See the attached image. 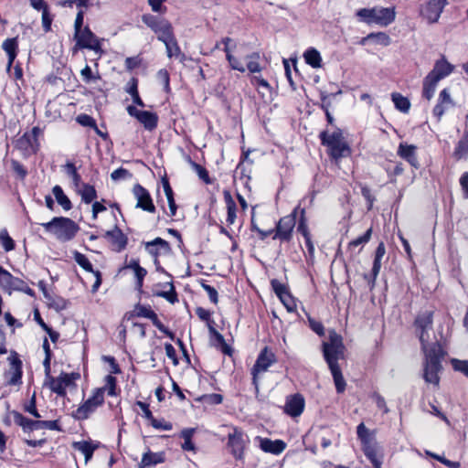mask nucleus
Instances as JSON below:
<instances>
[{
    "instance_id": "49530a36",
    "label": "nucleus",
    "mask_w": 468,
    "mask_h": 468,
    "mask_svg": "<svg viewBox=\"0 0 468 468\" xmlns=\"http://www.w3.org/2000/svg\"><path fill=\"white\" fill-rule=\"evenodd\" d=\"M98 389H101L103 398L105 392H107L109 396H116V378L112 375L106 376L104 387L99 388Z\"/></svg>"
},
{
    "instance_id": "864d4df0",
    "label": "nucleus",
    "mask_w": 468,
    "mask_h": 468,
    "mask_svg": "<svg viewBox=\"0 0 468 468\" xmlns=\"http://www.w3.org/2000/svg\"><path fill=\"white\" fill-rule=\"evenodd\" d=\"M48 429L50 431H61L58 420H37L36 430Z\"/></svg>"
},
{
    "instance_id": "c9c22d12",
    "label": "nucleus",
    "mask_w": 468,
    "mask_h": 468,
    "mask_svg": "<svg viewBox=\"0 0 468 468\" xmlns=\"http://www.w3.org/2000/svg\"><path fill=\"white\" fill-rule=\"evenodd\" d=\"M303 58L305 62L310 65L314 69L321 68L322 66V57L320 52L314 48H308L304 54Z\"/></svg>"
},
{
    "instance_id": "aec40b11",
    "label": "nucleus",
    "mask_w": 468,
    "mask_h": 468,
    "mask_svg": "<svg viewBox=\"0 0 468 468\" xmlns=\"http://www.w3.org/2000/svg\"><path fill=\"white\" fill-rule=\"evenodd\" d=\"M145 249L155 258L162 254H168L171 251L170 244L162 238H155L154 240L146 242Z\"/></svg>"
},
{
    "instance_id": "4468645a",
    "label": "nucleus",
    "mask_w": 468,
    "mask_h": 468,
    "mask_svg": "<svg viewBox=\"0 0 468 468\" xmlns=\"http://www.w3.org/2000/svg\"><path fill=\"white\" fill-rule=\"evenodd\" d=\"M245 434L238 428L233 429V432L228 435V447L235 459L240 460L243 457L246 445Z\"/></svg>"
},
{
    "instance_id": "6e6d98bb",
    "label": "nucleus",
    "mask_w": 468,
    "mask_h": 468,
    "mask_svg": "<svg viewBox=\"0 0 468 468\" xmlns=\"http://www.w3.org/2000/svg\"><path fill=\"white\" fill-rule=\"evenodd\" d=\"M25 411L31 414L37 419L41 418V415L38 413L37 407H36V394L34 393L30 399V400L25 404L24 406Z\"/></svg>"
},
{
    "instance_id": "412c9836",
    "label": "nucleus",
    "mask_w": 468,
    "mask_h": 468,
    "mask_svg": "<svg viewBox=\"0 0 468 468\" xmlns=\"http://www.w3.org/2000/svg\"><path fill=\"white\" fill-rule=\"evenodd\" d=\"M105 238L111 242L112 250L116 251H121L126 247L127 238L117 227L107 231Z\"/></svg>"
},
{
    "instance_id": "69168bd1",
    "label": "nucleus",
    "mask_w": 468,
    "mask_h": 468,
    "mask_svg": "<svg viewBox=\"0 0 468 468\" xmlns=\"http://www.w3.org/2000/svg\"><path fill=\"white\" fill-rule=\"evenodd\" d=\"M201 286L206 291V292L207 293V295L209 297V300L213 303H215V304L218 303V295L217 290L214 287H212V286H210V285H208V284H207L205 282H202Z\"/></svg>"
},
{
    "instance_id": "72a5a7b5",
    "label": "nucleus",
    "mask_w": 468,
    "mask_h": 468,
    "mask_svg": "<svg viewBox=\"0 0 468 468\" xmlns=\"http://www.w3.org/2000/svg\"><path fill=\"white\" fill-rule=\"evenodd\" d=\"M162 185H163V188H164V191H165L167 202H168V206H169V210H170L169 215L171 217H174L176 213L177 207H176V201L174 198L173 189L169 184L168 179L165 177H164L162 179Z\"/></svg>"
},
{
    "instance_id": "cd10ccee",
    "label": "nucleus",
    "mask_w": 468,
    "mask_h": 468,
    "mask_svg": "<svg viewBox=\"0 0 468 468\" xmlns=\"http://www.w3.org/2000/svg\"><path fill=\"white\" fill-rule=\"evenodd\" d=\"M261 449L265 452H271L273 454H280L286 447L285 442L281 440L271 441L270 439L264 438L260 439Z\"/></svg>"
},
{
    "instance_id": "9d476101",
    "label": "nucleus",
    "mask_w": 468,
    "mask_h": 468,
    "mask_svg": "<svg viewBox=\"0 0 468 468\" xmlns=\"http://www.w3.org/2000/svg\"><path fill=\"white\" fill-rule=\"evenodd\" d=\"M79 377L78 374L61 373L58 378L49 376L45 378V384L50 390L58 396L64 397L67 388L73 385L74 380Z\"/></svg>"
},
{
    "instance_id": "7c9ffc66",
    "label": "nucleus",
    "mask_w": 468,
    "mask_h": 468,
    "mask_svg": "<svg viewBox=\"0 0 468 468\" xmlns=\"http://www.w3.org/2000/svg\"><path fill=\"white\" fill-rule=\"evenodd\" d=\"M14 421L19 425L25 432H30L36 430L37 420L26 418L18 411H12Z\"/></svg>"
},
{
    "instance_id": "2f4dec72",
    "label": "nucleus",
    "mask_w": 468,
    "mask_h": 468,
    "mask_svg": "<svg viewBox=\"0 0 468 468\" xmlns=\"http://www.w3.org/2000/svg\"><path fill=\"white\" fill-rule=\"evenodd\" d=\"M137 120L146 130L152 131L157 126L158 117L154 112L142 111V112L139 113Z\"/></svg>"
},
{
    "instance_id": "0e129e2a",
    "label": "nucleus",
    "mask_w": 468,
    "mask_h": 468,
    "mask_svg": "<svg viewBox=\"0 0 468 468\" xmlns=\"http://www.w3.org/2000/svg\"><path fill=\"white\" fill-rule=\"evenodd\" d=\"M53 21L52 16L49 14L48 8L42 12V27L44 31L49 32L51 30V24Z\"/></svg>"
},
{
    "instance_id": "473e14b6",
    "label": "nucleus",
    "mask_w": 468,
    "mask_h": 468,
    "mask_svg": "<svg viewBox=\"0 0 468 468\" xmlns=\"http://www.w3.org/2000/svg\"><path fill=\"white\" fill-rule=\"evenodd\" d=\"M76 191L80 195L81 200L86 203H91L97 197V192L93 186L82 183Z\"/></svg>"
},
{
    "instance_id": "4d7b16f0",
    "label": "nucleus",
    "mask_w": 468,
    "mask_h": 468,
    "mask_svg": "<svg viewBox=\"0 0 468 468\" xmlns=\"http://www.w3.org/2000/svg\"><path fill=\"white\" fill-rule=\"evenodd\" d=\"M371 235H372V229L370 228L366 231L365 234H363L362 236L350 241L349 246L350 247H357L359 245H364L369 241Z\"/></svg>"
},
{
    "instance_id": "f8f14e48",
    "label": "nucleus",
    "mask_w": 468,
    "mask_h": 468,
    "mask_svg": "<svg viewBox=\"0 0 468 468\" xmlns=\"http://www.w3.org/2000/svg\"><path fill=\"white\" fill-rule=\"evenodd\" d=\"M446 5L447 0H423L420 15L429 23H436Z\"/></svg>"
},
{
    "instance_id": "3c124183",
    "label": "nucleus",
    "mask_w": 468,
    "mask_h": 468,
    "mask_svg": "<svg viewBox=\"0 0 468 468\" xmlns=\"http://www.w3.org/2000/svg\"><path fill=\"white\" fill-rule=\"evenodd\" d=\"M12 274L0 266V287L10 294Z\"/></svg>"
},
{
    "instance_id": "e2e57ef3",
    "label": "nucleus",
    "mask_w": 468,
    "mask_h": 468,
    "mask_svg": "<svg viewBox=\"0 0 468 468\" xmlns=\"http://www.w3.org/2000/svg\"><path fill=\"white\" fill-rule=\"evenodd\" d=\"M304 213H305V209L304 208H302L301 209V219H300V222L298 224V227H297V230L305 238H309L310 237V233L308 231V227L306 225V222H305V219H304Z\"/></svg>"
},
{
    "instance_id": "f257e3e1",
    "label": "nucleus",
    "mask_w": 468,
    "mask_h": 468,
    "mask_svg": "<svg viewBox=\"0 0 468 468\" xmlns=\"http://www.w3.org/2000/svg\"><path fill=\"white\" fill-rule=\"evenodd\" d=\"M344 351L345 346L342 336L336 332L331 331L329 333V341L323 343V353L338 393L344 392L346 386L338 365V360L344 357Z\"/></svg>"
},
{
    "instance_id": "13d9d810",
    "label": "nucleus",
    "mask_w": 468,
    "mask_h": 468,
    "mask_svg": "<svg viewBox=\"0 0 468 468\" xmlns=\"http://www.w3.org/2000/svg\"><path fill=\"white\" fill-rule=\"evenodd\" d=\"M370 38H377L380 43H382L385 46H388L389 44L388 36L382 32L377 33V34L371 33V34L367 35L366 37L362 38L361 44L364 45L365 42Z\"/></svg>"
},
{
    "instance_id": "4c0bfd02",
    "label": "nucleus",
    "mask_w": 468,
    "mask_h": 468,
    "mask_svg": "<svg viewBox=\"0 0 468 468\" xmlns=\"http://www.w3.org/2000/svg\"><path fill=\"white\" fill-rule=\"evenodd\" d=\"M439 83V80H437L434 77H431L430 75H427L426 78L423 80V90H422V96L430 101L433 97L437 84Z\"/></svg>"
},
{
    "instance_id": "5701e85b",
    "label": "nucleus",
    "mask_w": 468,
    "mask_h": 468,
    "mask_svg": "<svg viewBox=\"0 0 468 468\" xmlns=\"http://www.w3.org/2000/svg\"><path fill=\"white\" fill-rule=\"evenodd\" d=\"M453 70V66L444 58L436 61L433 69L428 74L434 77L437 80H441L449 76Z\"/></svg>"
},
{
    "instance_id": "a18cd8bd",
    "label": "nucleus",
    "mask_w": 468,
    "mask_h": 468,
    "mask_svg": "<svg viewBox=\"0 0 468 468\" xmlns=\"http://www.w3.org/2000/svg\"><path fill=\"white\" fill-rule=\"evenodd\" d=\"M45 298L48 306L56 311H61L67 307V302L62 297L52 296L48 292H45Z\"/></svg>"
},
{
    "instance_id": "ea45409f",
    "label": "nucleus",
    "mask_w": 468,
    "mask_h": 468,
    "mask_svg": "<svg viewBox=\"0 0 468 468\" xmlns=\"http://www.w3.org/2000/svg\"><path fill=\"white\" fill-rule=\"evenodd\" d=\"M261 56L258 52H253L245 57L247 61V69L250 73H259L261 71L262 68L260 64Z\"/></svg>"
},
{
    "instance_id": "423d86ee",
    "label": "nucleus",
    "mask_w": 468,
    "mask_h": 468,
    "mask_svg": "<svg viewBox=\"0 0 468 468\" xmlns=\"http://www.w3.org/2000/svg\"><path fill=\"white\" fill-rule=\"evenodd\" d=\"M356 16L367 24L388 26L395 20V11L388 7L361 8L357 10Z\"/></svg>"
},
{
    "instance_id": "a211bd4d",
    "label": "nucleus",
    "mask_w": 468,
    "mask_h": 468,
    "mask_svg": "<svg viewBox=\"0 0 468 468\" xmlns=\"http://www.w3.org/2000/svg\"><path fill=\"white\" fill-rule=\"evenodd\" d=\"M75 261L85 271H90L94 274L96 281L92 285L91 291L95 292L98 291L99 287L101 284V272L99 271H94L92 268V264L89 261V259L82 253L76 251L74 253Z\"/></svg>"
},
{
    "instance_id": "f3484780",
    "label": "nucleus",
    "mask_w": 468,
    "mask_h": 468,
    "mask_svg": "<svg viewBox=\"0 0 468 468\" xmlns=\"http://www.w3.org/2000/svg\"><path fill=\"white\" fill-rule=\"evenodd\" d=\"M304 409V399L300 394L290 396L286 399L284 411L291 417L300 416Z\"/></svg>"
},
{
    "instance_id": "680f3d73",
    "label": "nucleus",
    "mask_w": 468,
    "mask_h": 468,
    "mask_svg": "<svg viewBox=\"0 0 468 468\" xmlns=\"http://www.w3.org/2000/svg\"><path fill=\"white\" fill-rule=\"evenodd\" d=\"M281 302L286 307L288 312H293L296 308V303L294 298L292 296L290 292L285 293L282 297L280 298Z\"/></svg>"
},
{
    "instance_id": "6e6552de",
    "label": "nucleus",
    "mask_w": 468,
    "mask_h": 468,
    "mask_svg": "<svg viewBox=\"0 0 468 468\" xmlns=\"http://www.w3.org/2000/svg\"><path fill=\"white\" fill-rule=\"evenodd\" d=\"M103 401L101 389H94L91 397L72 412V417L78 420H86L98 407L103 404Z\"/></svg>"
},
{
    "instance_id": "a878e982",
    "label": "nucleus",
    "mask_w": 468,
    "mask_h": 468,
    "mask_svg": "<svg viewBox=\"0 0 468 468\" xmlns=\"http://www.w3.org/2000/svg\"><path fill=\"white\" fill-rule=\"evenodd\" d=\"M165 462V454L162 452H153L151 451L143 454L138 468H148Z\"/></svg>"
},
{
    "instance_id": "b1692460",
    "label": "nucleus",
    "mask_w": 468,
    "mask_h": 468,
    "mask_svg": "<svg viewBox=\"0 0 468 468\" xmlns=\"http://www.w3.org/2000/svg\"><path fill=\"white\" fill-rule=\"evenodd\" d=\"M165 46V48H166V54H167V57L168 58H177L180 62H183L186 58V56L184 53L181 52V49L177 44V41L174 36V34H172L171 36H169L167 38L165 39H163L162 41Z\"/></svg>"
},
{
    "instance_id": "f704fd0d",
    "label": "nucleus",
    "mask_w": 468,
    "mask_h": 468,
    "mask_svg": "<svg viewBox=\"0 0 468 468\" xmlns=\"http://www.w3.org/2000/svg\"><path fill=\"white\" fill-rule=\"evenodd\" d=\"M58 5L62 7H72L76 5L78 11H86L93 5V0H58Z\"/></svg>"
},
{
    "instance_id": "f03ea898",
    "label": "nucleus",
    "mask_w": 468,
    "mask_h": 468,
    "mask_svg": "<svg viewBox=\"0 0 468 468\" xmlns=\"http://www.w3.org/2000/svg\"><path fill=\"white\" fill-rule=\"evenodd\" d=\"M84 11H78L74 22V40L76 45L74 49L87 48L101 55L102 49L100 39L91 32L89 27L83 26Z\"/></svg>"
},
{
    "instance_id": "1a4fd4ad",
    "label": "nucleus",
    "mask_w": 468,
    "mask_h": 468,
    "mask_svg": "<svg viewBox=\"0 0 468 468\" xmlns=\"http://www.w3.org/2000/svg\"><path fill=\"white\" fill-rule=\"evenodd\" d=\"M300 208L298 206L293 211L285 217H282L277 223L274 229L275 233L272 237L273 239H280L281 241H290L292 237V231L296 223L297 211Z\"/></svg>"
},
{
    "instance_id": "bf43d9fd",
    "label": "nucleus",
    "mask_w": 468,
    "mask_h": 468,
    "mask_svg": "<svg viewBox=\"0 0 468 468\" xmlns=\"http://www.w3.org/2000/svg\"><path fill=\"white\" fill-rule=\"evenodd\" d=\"M130 177H132V174L127 169H124L122 167H120V168L114 170L111 174V178L113 181L124 180V179H127Z\"/></svg>"
},
{
    "instance_id": "e433bc0d",
    "label": "nucleus",
    "mask_w": 468,
    "mask_h": 468,
    "mask_svg": "<svg viewBox=\"0 0 468 468\" xmlns=\"http://www.w3.org/2000/svg\"><path fill=\"white\" fill-rule=\"evenodd\" d=\"M73 448L80 452L85 457V462L88 463L91 459L97 446L89 441H81L74 442Z\"/></svg>"
},
{
    "instance_id": "20e7f679",
    "label": "nucleus",
    "mask_w": 468,
    "mask_h": 468,
    "mask_svg": "<svg viewBox=\"0 0 468 468\" xmlns=\"http://www.w3.org/2000/svg\"><path fill=\"white\" fill-rule=\"evenodd\" d=\"M46 231L56 236L60 241L72 239L79 230L78 225L69 218L56 217L47 223H42Z\"/></svg>"
},
{
    "instance_id": "79ce46f5",
    "label": "nucleus",
    "mask_w": 468,
    "mask_h": 468,
    "mask_svg": "<svg viewBox=\"0 0 468 468\" xmlns=\"http://www.w3.org/2000/svg\"><path fill=\"white\" fill-rule=\"evenodd\" d=\"M126 92L129 93L135 104L141 107H144V103L138 93V80L135 78H132L127 84Z\"/></svg>"
},
{
    "instance_id": "09e8293b",
    "label": "nucleus",
    "mask_w": 468,
    "mask_h": 468,
    "mask_svg": "<svg viewBox=\"0 0 468 468\" xmlns=\"http://www.w3.org/2000/svg\"><path fill=\"white\" fill-rule=\"evenodd\" d=\"M381 258H376L374 259L373 267L371 274L365 275V279L367 280L368 283L370 284V287L373 288L375 286L376 279L381 269Z\"/></svg>"
},
{
    "instance_id": "774afa93",
    "label": "nucleus",
    "mask_w": 468,
    "mask_h": 468,
    "mask_svg": "<svg viewBox=\"0 0 468 468\" xmlns=\"http://www.w3.org/2000/svg\"><path fill=\"white\" fill-rule=\"evenodd\" d=\"M453 368L457 371L462 372L465 376L468 375V360H452Z\"/></svg>"
},
{
    "instance_id": "052dcab7",
    "label": "nucleus",
    "mask_w": 468,
    "mask_h": 468,
    "mask_svg": "<svg viewBox=\"0 0 468 468\" xmlns=\"http://www.w3.org/2000/svg\"><path fill=\"white\" fill-rule=\"evenodd\" d=\"M271 284L274 292L279 298L282 297L285 293L289 292L287 286L279 282L278 280H272L271 282Z\"/></svg>"
},
{
    "instance_id": "8fccbe9b",
    "label": "nucleus",
    "mask_w": 468,
    "mask_h": 468,
    "mask_svg": "<svg viewBox=\"0 0 468 468\" xmlns=\"http://www.w3.org/2000/svg\"><path fill=\"white\" fill-rule=\"evenodd\" d=\"M37 142H34L33 138L29 135L28 133H26L21 136L18 141L17 144L20 148H23L25 150H32L34 153L37 151L36 144Z\"/></svg>"
},
{
    "instance_id": "39448f33",
    "label": "nucleus",
    "mask_w": 468,
    "mask_h": 468,
    "mask_svg": "<svg viewBox=\"0 0 468 468\" xmlns=\"http://www.w3.org/2000/svg\"><path fill=\"white\" fill-rule=\"evenodd\" d=\"M320 139L322 144L327 146L332 158L337 160L350 154V148L345 141L341 130L337 129L331 133L322 132Z\"/></svg>"
},
{
    "instance_id": "393cba45",
    "label": "nucleus",
    "mask_w": 468,
    "mask_h": 468,
    "mask_svg": "<svg viewBox=\"0 0 468 468\" xmlns=\"http://www.w3.org/2000/svg\"><path fill=\"white\" fill-rule=\"evenodd\" d=\"M416 146L412 144H400L398 149V154L408 161L413 167L418 168L419 162L416 156Z\"/></svg>"
},
{
    "instance_id": "c756f323",
    "label": "nucleus",
    "mask_w": 468,
    "mask_h": 468,
    "mask_svg": "<svg viewBox=\"0 0 468 468\" xmlns=\"http://www.w3.org/2000/svg\"><path fill=\"white\" fill-rule=\"evenodd\" d=\"M208 330L211 335L214 337V346L219 349L222 353L225 355H231L232 349L231 347L226 343L223 335L218 333L209 323H208Z\"/></svg>"
},
{
    "instance_id": "9b49d317",
    "label": "nucleus",
    "mask_w": 468,
    "mask_h": 468,
    "mask_svg": "<svg viewBox=\"0 0 468 468\" xmlns=\"http://www.w3.org/2000/svg\"><path fill=\"white\" fill-rule=\"evenodd\" d=\"M142 20L147 27L157 34V38L161 42L163 39H165L174 34L171 24L165 19H161L157 16L147 14L143 16Z\"/></svg>"
},
{
    "instance_id": "58836bf2",
    "label": "nucleus",
    "mask_w": 468,
    "mask_h": 468,
    "mask_svg": "<svg viewBox=\"0 0 468 468\" xmlns=\"http://www.w3.org/2000/svg\"><path fill=\"white\" fill-rule=\"evenodd\" d=\"M224 198L228 209L227 222L232 225L237 218V206L229 191L224 192Z\"/></svg>"
},
{
    "instance_id": "c85d7f7f",
    "label": "nucleus",
    "mask_w": 468,
    "mask_h": 468,
    "mask_svg": "<svg viewBox=\"0 0 468 468\" xmlns=\"http://www.w3.org/2000/svg\"><path fill=\"white\" fill-rule=\"evenodd\" d=\"M2 48L8 57L6 70L9 71L17 55L18 44L16 38L13 37L5 39L2 45Z\"/></svg>"
},
{
    "instance_id": "de8ad7c7",
    "label": "nucleus",
    "mask_w": 468,
    "mask_h": 468,
    "mask_svg": "<svg viewBox=\"0 0 468 468\" xmlns=\"http://www.w3.org/2000/svg\"><path fill=\"white\" fill-rule=\"evenodd\" d=\"M367 458L372 463L375 468H380L382 462L378 457V446L375 445L373 447H367L365 450H362Z\"/></svg>"
},
{
    "instance_id": "338daca9",
    "label": "nucleus",
    "mask_w": 468,
    "mask_h": 468,
    "mask_svg": "<svg viewBox=\"0 0 468 468\" xmlns=\"http://www.w3.org/2000/svg\"><path fill=\"white\" fill-rule=\"evenodd\" d=\"M11 167L13 171L21 178L24 179L27 175V169L16 160L11 161Z\"/></svg>"
},
{
    "instance_id": "4be33fe9",
    "label": "nucleus",
    "mask_w": 468,
    "mask_h": 468,
    "mask_svg": "<svg viewBox=\"0 0 468 468\" xmlns=\"http://www.w3.org/2000/svg\"><path fill=\"white\" fill-rule=\"evenodd\" d=\"M221 43L224 45L223 50L226 53V58L229 63V67L234 70L245 72V67L242 62L231 53L230 43H232V39L230 37H224Z\"/></svg>"
},
{
    "instance_id": "bb28decb",
    "label": "nucleus",
    "mask_w": 468,
    "mask_h": 468,
    "mask_svg": "<svg viewBox=\"0 0 468 468\" xmlns=\"http://www.w3.org/2000/svg\"><path fill=\"white\" fill-rule=\"evenodd\" d=\"M357 437L361 441L362 450L377 445L376 440L370 431L363 422L356 427Z\"/></svg>"
},
{
    "instance_id": "c03bdc74",
    "label": "nucleus",
    "mask_w": 468,
    "mask_h": 468,
    "mask_svg": "<svg viewBox=\"0 0 468 468\" xmlns=\"http://www.w3.org/2000/svg\"><path fill=\"white\" fill-rule=\"evenodd\" d=\"M392 101L397 110L402 112H408L410 108V101L399 93H392Z\"/></svg>"
},
{
    "instance_id": "6ab92c4d",
    "label": "nucleus",
    "mask_w": 468,
    "mask_h": 468,
    "mask_svg": "<svg viewBox=\"0 0 468 468\" xmlns=\"http://www.w3.org/2000/svg\"><path fill=\"white\" fill-rule=\"evenodd\" d=\"M452 106H453V101L451 97L450 90L448 89H443L440 92L438 102L433 108V115L437 117L438 120H440L444 114L445 111H447Z\"/></svg>"
},
{
    "instance_id": "dca6fc26",
    "label": "nucleus",
    "mask_w": 468,
    "mask_h": 468,
    "mask_svg": "<svg viewBox=\"0 0 468 468\" xmlns=\"http://www.w3.org/2000/svg\"><path fill=\"white\" fill-rule=\"evenodd\" d=\"M133 194L136 198V208H140L149 213L155 212V207L153 203V199L146 188L139 184H136L133 188Z\"/></svg>"
},
{
    "instance_id": "7ed1b4c3",
    "label": "nucleus",
    "mask_w": 468,
    "mask_h": 468,
    "mask_svg": "<svg viewBox=\"0 0 468 468\" xmlns=\"http://www.w3.org/2000/svg\"><path fill=\"white\" fill-rule=\"evenodd\" d=\"M425 355L423 378L427 383L439 385V372L441 370L443 352L439 343H433L430 348L422 349Z\"/></svg>"
},
{
    "instance_id": "a19ab883",
    "label": "nucleus",
    "mask_w": 468,
    "mask_h": 468,
    "mask_svg": "<svg viewBox=\"0 0 468 468\" xmlns=\"http://www.w3.org/2000/svg\"><path fill=\"white\" fill-rule=\"evenodd\" d=\"M52 193L57 202L63 207V209L69 210L72 207L69 198L65 195L61 186H55L52 188Z\"/></svg>"
},
{
    "instance_id": "5fc2aeb1",
    "label": "nucleus",
    "mask_w": 468,
    "mask_h": 468,
    "mask_svg": "<svg viewBox=\"0 0 468 468\" xmlns=\"http://www.w3.org/2000/svg\"><path fill=\"white\" fill-rule=\"evenodd\" d=\"M0 240L5 251H10L15 249V242L6 230L1 231Z\"/></svg>"
},
{
    "instance_id": "2eb2a0df",
    "label": "nucleus",
    "mask_w": 468,
    "mask_h": 468,
    "mask_svg": "<svg viewBox=\"0 0 468 468\" xmlns=\"http://www.w3.org/2000/svg\"><path fill=\"white\" fill-rule=\"evenodd\" d=\"M9 369L5 373L6 384L9 386H20L22 384V362L16 353L9 357Z\"/></svg>"
},
{
    "instance_id": "ddd939ff",
    "label": "nucleus",
    "mask_w": 468,
    "mask_h": 468,
    "mask_svg": "<svg viewBox=\"0 0 468 468\" xmlns=\"http://www.w3.org/2000/svg\"><path fill=\"white\" fill-rule=\"evenodd\" d=\"M275 362V355L268 347H264L259 354L251 370V374L253 376V384L256 388H258V375L266 372L268 368Z\"/></svg>"
},
{
    "instance_id": "37998d69",
    "label": "nucleus",
    "mask_w": 468,
    "mask_h": 468,
    "mask_svg": "<svg viewBox=\"0 0 468 468\" xmlns=\"http://www.w3.org/2000/svg\"><path fill=\"white\" fill-rule=\"evenodd\" d=\"M63 168H64V171L67 174V176L72 179L75 188H79L80 186V185L82 184L81 176L78 173V170H77L75 165L71 162H67L64 165Z\"/></svg>"
},
{
    "instance_id": "603ef678",
    "label": "nucleus",
    "mask_w": 468,
    "mask_h": 468,
    "mask_svg": "<svg viewBox=\"0 0 468 468\" xmlns=\"http://www.w3.org/2000/svg\"><path fill=\"white\" fill-rule=\"evenodd\" d=\"M468 155V136L463 134V137L459 141L457 147L454 151V156L458 159Z\"/></svg>"
},
{
    "instance_id": "0eeeda50",
    "label": "nucleus",
    "mask_w": 468,
    "mask_h": 468,
    "mask_svg": "<svg viewBox=\"0 0 468 468\" xmlns=\"http://www.w3.org/2000/svg\"><path fill=\"white\" fill-rule=\"evenodd\" d=\"M433 313L424 311L415 319V327L419 335L422 349H428L432 344H430V334L432 332Z\"/></svg>"
}]
</instances>
